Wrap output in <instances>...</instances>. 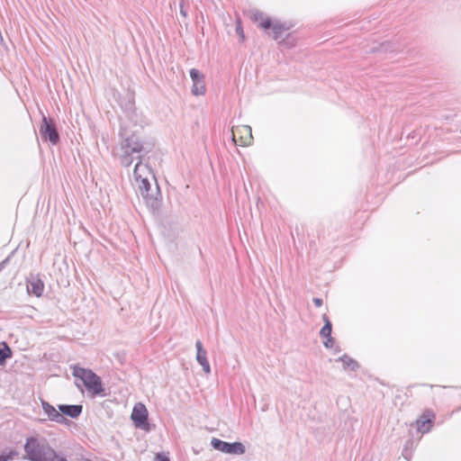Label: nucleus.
Masks as SVG:
<instances>
[{
    "label": "nucleus",
    "instance_id": "obj_26",
    "mask_svg": "<svg viewBox=\"0 0 461 461\" xmlns=\"http://www.w3.org/2000/svg\"><path fill=\"white\" fill-rule=\"evenodd\" d=\"M180 14L183 15V16H186L187 15V12L186 10L185 9L183 4H180Z\"/></svg>",
    "mask_w": 461,
    "mask_h": 461
},
{
    "label": "nucleus",
    "instance_id": "obj_14",
    "mask_svg": "<svg viewBox=\"0 0 461 461\" xmlns=\"http://www.w3.org/2000/svg\"><path fill=\"white\" fill-rule=\"evenodd\" d=\"M434 418L435 415L432 411H428L427 412L423 413L420 418L417 420L419 430L422 433L428 432L429 430V427H426V425L432 423Z\"/></svg>",
    "mask_w": 461,
    "mask_h": 461
},
{
    "label": "nucleus",
    "instance_id": "obj_1",
    "mask_svg": "<svg viewBox=\"0 0 461 461\" xmlns=\"http://www.w3.org/2000/svg\"><path fill=\"white\" fill-rule=\"evenodd\" d=\"M120 137L121 154L119 158L121 165L124 167H129L134 159L142 162V154L149 153V149L145 148L141 136L136 131L129 135L126 132L121 131Z\"/></svg>",
    "mask_w": 461,
    "mask_h": 461
},
{
    "label": "nucleus",
    "instance_id": "obj_29",
    "mask_svg": "<svg viewBox=\"0 0 461 461\" xmlns=\"http://www.w3.org/2000/svg\"><path fill=\"white\" fill-rule=\"evenodd\" d=\"M339 350H340V349H339V347L335 349V351H336V352H339Z\"/></svg>",
    "mask_w": 461,
    "mask_h": 461
},
{
    "label": "nucleus",
    "instance_id": "obj_9",
    "mask_svg": "<svg viewBox=\"0 0 461 461\" xmlns=\"http://www.w3.org/2000/svg\"><path fill=\"white\" fill-rule=\"evenodd\" d=\"M260 27L264 30L272 29L274 34L273 39L276 41L282 36L284 32L290 30L292 25L285 23H273L270 18H266L260 23Z\"/></svg>",
    "mask_w": 461,
    "mask_h": 461
},
{
    "label": "nucleus",
    "instance_id": "obj_23",
    "mask_svg": "<svg viewBox=\"0 0 461 461\" xmlns=\"http://www.w3.org/2000/svg\"><path fill=\"white\" fill-rule=\"evenodd\" d=\"M11 259V255H9L7 258H5L3 261L0 262V272L3 271L4 268L8 265L9 261Z\"/></svg>",
    "mask_w": 461,
    "mask_h": 461
},
{
    "label": "nucleus",
    "instance_id": "obj_18",
    "mask_svg": "<svg viewBox=\"0 0 461 461\" xmlns=\"http://www.w3.org/2000/svg\"><path fill=\"white\" fill-rule=\"evenodd\" d=\"M18 453L15 450H4L0 453V461H9L16 456Z\"/></svg>",
    "mask_w": 461,
    "mask_h": 461
},
{
    "label": "nucleus",
    "instance_id": "obj_19",
    "mask_svg": "<svg viewBox=\"0 0 461 461\" xmlns=\"http://www.w3.org/2000/svg\"><path fill=\"white\" fill-rule=\"evenodd\" d=\"M263 13L259 12L258 10H252L251 11V18L255 21V22H259L261 20H263Z\"/></svg>",
    "mask_w": 461,
    "mask_h": 461
},
{
    "label": "nucleus",
    "instance_id": "obj_22",
    "mask_svg": "<svg viewBox=\"0 0 461 461\" xmlns=\"http://www.w3.org/2000/svg\"><path fill=\"white\" fill-rule=\"evenodd\" d=\"M156 461H170L168 456H167L165 453H158L155 456Z\"/></svg>",
    "mask_w": 461,
    "mask_h": 461
},
{
    "label": "nucleus",
    "instance_id": "obj_25",
    "mask_svg": "<svg viewBox=\"0 0 461 461\" xmlns=\"http://www.w3.org/2000/svg\"><path fill=\"white\" fill-rule=\"evenodd\" d=\"M313 303L316 307H321L323 304V301L321 298L315 297L312 299Z\"/></svg>",
    "mask_w": 461,
    "mask_h": 461
},
{
    "label": "nucleus",
    "instance_id": "obj_7",
    "mask_svg": "<svg viewBox=\"0 0 461 461\" xmlns=\"http://www.w3.org/2000/svg\"><path fill=\"white\" fill-rule=\"evenodd\" d=\"M131 418L136 428L145 430L149 429L148 410L143 403L139 402L134 405Z\"/></svg>",
    "mask_w": 461,
    "mask_h": 461
},
{
    "label": "nucleus",
    "instance_id": "obj_6",
    "mask_svg": "<svg viewBox=\"0 0 461 461\" xmlns=\"http://www.w3.org/2000/svg\"><path fill=\"white\" fill-rule=\"evenodd\" d=\"M143 168H148L147 165H143L141 161H138L134 167L133 176L137 183H139V189L140 194L145 199H151L152 195L149 194L150 191V183L148 178L142 177L140 171Z\"/></svg>",
    "mask_w": 461,
    "mask_h": 461
},
{
    "label": "nucleus",
    "instance_id": "obj_24",
    "mask_svg": "<svg viewBox=\"0 0 461 461\" xmlns=\"http://www.w3.org/2000/svg\"><path fill=\"white\" fill-rule=\"evenodd\" d=\"M11 259V255H9L7 258H5L3 261L0 262V272L3 271L4 268L8 265L9 261Z\"/></svg>",
    "mask_w": 461,
    "mask_h": 461
},
{
    "label": "nucleus",
    "instance_id": "obj_5",
    "mask_svg": "<svg viewBox=\"0 0 461 461\" xmlns=\"http://www.w3.org/2000/svg\"><path fill=\"white\" fill-rule=\"evenodd\" d=\"M211 446L215 450L221 451L224 454L243 455L246 452L245 446L239 441L230 443L220 438H212L211 440Z\"/></svg>",
    "mask_w": 461,
    "mask_h": 461
},
{
    "label": "nucleus",
    "instance_id": "obj_4",
    "mask_svg": "<svg viewBox=\"0 0 461 461\" xmlns=\"http://www.w3.org/2000/svg\"><path fill=\"white\" fill-rule=\"evenodd\" d=\"M39 131L44 141H50L52 145H57L59 142V133L53 119L43 115L42 123Z\"/></svg>",
    "mask_w": 461,
    "mask_h": 461
},
{
    "label": "nucleus",
    "instance_id": "obj_13",
    "mask_svg": "<svg viewBox=\"0 0 461 461\" xmlns=\"http://www.w3.org/2000/svg\"><path fill=\"white\" fill-rule=\"evenodd\" d=\"M44 290L43 282L37 276H32L27 281V291L29 294H34L40 297Z\"/></svg>",
    "mask_w": 461,
    "mask_h": 461
},
{
    "label": "nucleus",
    "instance_id": "obj_15",
    "mask_svg": "<svg viewBox=\"0 0 461 461\" xmlns=\"http://www.w3.org/2000/svg\"><path fill=\"white\" fill-rule=\"evenodd\" d=\"M336 361H341L344 369L348 368L351 371H356L359 367L358 363L346 354L339 357Z\"/></svg>",
    "mask_w": 461,
    "mask_h": 461
},
{
    "label": "nucleus",
    "instance_id": "obj_3",
    "mask_svg": "<svg viewBox=\"0 0 461 461\" xmlns=\"http://www.w3.org/2000/svg\"><path fill=\"white\" fill-rule=\"evenodd\" d=\"M72 375L80 379L86 390L93 395H100L104 393L103 383L100 378L93 370L83 368L77 365L71 366Z\"/></svg>",
    "mask_w": 461,
    "mask_h": 461
},
{
    "label": "nucleus",
    "instance_id": "obj_11",
    "mask_svg": "<svg viewBox=\"0 0 461 461\" xmlns=\"http://www.w3.org/2000/svg\"><path fill=\"white\" fill-rule=\"evenodd\" d=\"M59 410L64 417L77 419L82 413L83 406L80 404H59Z\"/></svg>",
    "mask_w": 461,
    "mask_h": 461
},
{
    "label": "nucleus",
    "instance_id": "obj_28",
    "mask_svg": "<svg viewBox=\"0 0 461 461\" xmlns=\"http://www.w3.org/2000/svg\"><path fill=\"white\" fill-rule=\"evenodd\" d=\"M245 130H246L247 131H249V137H250V138H252V135H251V128H250L249 126H245Z\"/></svg>",
    "mask_w": 461,
    "mask_h": 461
},
{
    "label": "nucleus",
    "instance_id": "obj_8",
    "mask_svg": "<svg viewBox=\"0 0 461 461\" xmlns=\"http://www.w3.org/2000/svg\"><path fill=\"white\" fill-rule=\"evenodd\" d=\"M189 75L193 82L192 94L194 95H203L206 92L204 75L197 68H191Z\"/></svg>",
    "mask_w": 461,
    "mask_h": 461
},
{
    "label": "nucleus",
    "instance_id": "obj_12",
    "mask_svg": "<svg viewBox=\"0 0 461 461\" xmlns=\"http://www.w3.org/2000/svg\"><path fill=\"white\" fill-rule=\"evenodd\" d=\"M196 348V360L202 366L204 373L209 374L211 372V366L206 357V350L203 347L201 340L195 342Z\"/></svg>",
    "mask_w": 461,
    "mask_h": 461
},
{
    "label": "nucleus",
    "instance_id": "obj_20",
    "mask_svg": "<svg viewBox=\"0 0 461 461\" xmlns=\"http://www.w3.org/2000/svg\"><path fill=\"white\" fill-rule=\"evenodd\" d=\"M236 32L237 34L240 36V41H243L244 39H245V35H244V31H243V28L240 24V23H238L237 25H236Z\"/></svg>",
    "mask_w": 461,
    "mask_h": 461
},
{
    "label": "nucleus",
    "instance_id": "obj_21",
    "mask_svg": "<svg viewBox=\"0 0 461 461\" xmlns=\"http://www.w3.org/2000/svg\"><path fill=\"white\" fill-rule=\"evenodd\" d=\"M326 340L323 341V345L326 348H331L334 345V339L330 337H326Z\"/></svg>",
    "mask_w": 461,
    "mask_h": 461
},
{
    "label": "nucleus",
    "instance_id": "obj_2",
    "mask_svg": "<svg viewBox=\"0 0 461 461\" xmlns=\"http://www.w3.org/2000/svg\"><path fill=\"white\" fill-rule=\"evenodd\" d=\"M25 457L29 461H68L60 456L42 437H29L23 446Z\"/></svg>",
    "mask_w": 461,
    "mask_h": 461
},
{
    "label": "nucleus",
    "instance_id": "obj_27",
    "mask_svg": "<svg viewBox=\"0 0 461 461\" xmlns=\"http://www.w3.org/2000/svg\"><path fill=\"white\" fill-rule=\"evenodd\" d=\"M389 45V43H382L380 45V48L383 50H387V46Z\"/></svg>",
    "mask_w": 461,
    "mask_h": 461
},
{
    "label": "nucleus",
    "instance_id": "obj_17",
    "mask_svg": "<svg viewBox=\"0 0 461 461\" xmlns=\"http://www.w3.org/2000/svg\"><path fill=\"white\" fill-rule=\"evenodd\" d=\"M12 357V350L6 342L0 343V366L5 364L7 358Z\"/></svg>",
    "mask_w": 461,
    "mask_h": 461
},
{
    "label": "nucleus",
    "instance_id": "obj_16",
    "mask_svg": "<svg viewBox=\"0 0 461 461\" xmlns=\"http://www.w3.org/2000/svg\"><path fill=\"white\" fill-rule=\"evenodd\" d=\"M322 320L324 321L323 327L320 330V336L321 338L330 337L332 331V324L330 321L329 317L324 313L322 315Z\"/></svg>",
    "mask_w": 461,
    "mask_h": 461
},
{
    "label": "nucleus",
    "instance_id": "obj_10",
    "mask_svg": "<svg viewBox=\"0 0 461 461\" xmlns=\"http://www.w3.org/2000/svg\"><path fill=\"white\" fill-rule=\"evenodd\" d=\"M41 406L50 420L55 421L59 424H67L68 422V419L64 417L62 414H60L59 410H57L53 405H51L48 402L42 400Z\"/></svg>",
    "mask_w": 461,
    "mask_h": 461
}]
</instances>
